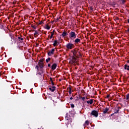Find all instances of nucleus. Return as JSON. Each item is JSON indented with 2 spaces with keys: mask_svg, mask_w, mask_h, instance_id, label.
Wrapping results in <instances>:
<instances>
[{
  "mask_svg": "<svg viewBox=\"0 0 129 129\" xmlns=\"http://www.w3.org/2000/svg\"><path fill=\"white\" fill-rule=\"evenodd\" d=\"M76 56H73L72 57V59L71 60V61H70V62L71 63V64H73L74 65H76V64H77V62L78 61V59H77Z\"/></svg>",
  "mask_w": 129,
  "mask_h": 129,
  "instance_id": "f257e3e1",
  "label": "nucleus"
},
{
  "mask_svg": "<svg viewBox=\"0 0 129 129\" xmlns=\"http://www.w3.org/2000/svg\"><path fill=\"white\" fill-rule=\"evenodd\" d=\"M69 35V38L71 39L76 38V36H77V35L74 32H70Z\"/></svg>",
  "mask_w": 129,
  "mask_h": 129,
  "instance_id": "f03ea898",
  "label": "nucleus"
},
{
  "mask_svg": "<svg viewBox=\"0 0 129 129\" xmlns=\"http://www.w3.org/2000/svg\"><path fill=\"white\" fill-rule=\"evenodd\" d=\"M66 47L68 50H71L72 49H73V48L74 47V44L70 42L67 44Z\"/></svg>",
  "mask_w": 129,
  "mask_h": 129,
  "instance_id": "7ed1b4c3",
  "label": "nucleus"
},
{
  "mask_svg": "<svg viewBox=\"0 0 129 129\" xmlns=\"http://www.w3.org/2000/svg\"><path fill=\"white\" fill-rule=\"evenodd\" d=\"M91 114L95 116V117H97V116H98V112L96 110H93L91 113Z\"/></svg>",
  "mask_w": 129,
  "mask_h": 129,
  "instance_id": "20e7f679",
  "label": "nucleus"
},
{
  "mask_svg": "<svg viewBox=\"0 0 129 129\" xmlns=\"http://www.w3.org/2000/svg\"><path fill=\"white\" fill-rule=\"evenodd\" d=\"M54 49H52L51 50L49 51L48 53V56H52L54 54Z\"/></svg>",
  "mask_w": 129,
  "mask_h": 129,
  "instance_id": "39448f33",
  "label": "nucleus"
},
{
  "mask_svg": "<svg viewBox=\"0 0 129 129\" xmlns=\"http://www.w3.org/2000/svg\"><path fill=\"white\" fill-rule=\"evenodd\" d=\"M73 54L74 55V57H77V54H78V52H77V51L74 50L73 51Z\"/></svg>",
  "mask_w": 129,
  "mask_h": 129,
  "instance_id": "423d86ee",
  "label": "nucleus"
},
{
  "mask_svg": "<svg viewBox=\"0 0 129 129\" xmlns=\"http://www.w3.org/2000/svg\"><path fill=\"white\" fill-rule=\"evenodd\" d=\"M56 67H57V64L54 63V64L51 66V69H52V70H55V69H56Z\"/></svg>",
  "mask_w": 129,
  "mask_h": 129,
  "instance_id": "0eeeda50",
  "label": "nucleus"
},
{
  "mask_svg": "<svg viewBox=\"0 0 129 129\" xmlns=\"http://www.w3.org/2000/svg\"><path fill=\"white\" fill-rule=\"evenodd\" d=\"M55 88H56L55 87H50L49 90H51L52 92H54V91H55Z\"/></svg>",
  "mask_w": 129,
  "mask_h": 129,
  "instance_id": "6e6552de",
  "label": "nucleus"
},
{
  "mask_svg": "<svg viewBox=\"0 0 129 129\" xmlns=\"http://www.w3.org/2000/svg\"><path fill=\"white\" fill-rule=\"evenodd\" d=\"M87 103L89 104H92L93 103V99H91L90 100L87 101Z\"/></svg>",
  "mask_w": 129,
  "mask_h": 129,
  "instance_id": "1a4fd4ad",
  "label": "nucleus"
},
{
  "mask_svg": "<svg viewBox=\"0 0 129 129\" xmlns=\"http://www.w3.org/2000/svg\"><path fill=\"white\" fill-rule=\"evenodd\" d=\"M74 42H75L76 43H80V39H79V38H77V39H76L74 41Z\"/></svg>",
  "mask_w": 129,
  "mask_h": 129,
  "instance_id": "9d476101",
  "label": "nucleus"
},
{
  "mask_svg": "<svg viewBox=\"0 0 129 129\" xmlns=\"http://www.w3.org/2000/svg\"><path fill=\"white\" fill-rule=\"evenodd\" d=\"M53 46L56 47V46H58V41L57 40H55L53 43Z\"/></svg>",
  "mask_w": 129,
  "mask_h": 129,
  "instance_id": "9b49d317",
  "label": "nucleus"
},
{
  "mask_svg": "<svg viewBox=\"0 0 129 129\" xmlns=\"http://www.w3.org/2000/svg\"><path fill=\"white\" fill-rule=\"evenodd\" d=\"M39 66L40 67V68H43V61H40L39 63Z\"/></svg>",
  "mask_w": 129,
  "mask_h": 129,
  "instance_id": "f8f14e48",
  "label": "nucleus"
},
{
  "mask_svg": "<svg viewBox=\"0 0 129 129\" xmlns=\"http://www.w3.org/2000/svg\"><path fill=\"white\" fill-rule=\"evenodd\" d=\"M107 111H108V109L107 108H106L104 110H103V113L105 114V113H107Z\"/></svg>",
  "mask_w": 129,
  "mask_h": 129,
  "instance_id": "ddd939ff",
  "label": "nucleus"
},
{
  "mask_svg": "<svg viewBox=\"0 0 129 129\" xmlns=\"http://www.w3.org/2000/svg\"><path fill=\"white\" fill-rule=\"evenodd\" d=\"M62 36L63 37H66V36H67V33H66L65 32H63L62 34Z\"/></svg>",
  "mask_w": 129,
  "mask_h": 129,
  "instance_id": "4468645a",
  "label": "nucleus"
},
{
  "mask_svg": "<svg viewBox=\"0 0 129 129\" xmlns=\"http://www.w3.org/2000/svg\"><path fill=\"white\" fill-rule=\"evenodd\" d=\"M45 28L46 29V30H50V29H51V27L48 25H46Z\"/></svg>",
  "mask_w": 129,
  "mask_h": 129,
  "instance_id": "2eb2a0df",
  "label": "nucleus"
},
{
  "mask_svg": "<svg viewBox=\"0 0 129 129\" xmlns=\"http://www.w3.org/2000/svg\"><path fill=\"white\" fill-rule=\"evenodd\" d=\"M124 69H126V70H129V66L125 65Z\"/></svg>",
  "mask_w": 129,
  "mask_h": 129,
  "instance_id": "dca6fc26",
  "label": "nucleus"
},
{
  "mask_svg": "<svg viewBox=\"0 0 129 129\" xmlns=\"http://www.w3.org/2000/svg\"><path fill=\"white\" fill-rule=\"evenodd\" d=\"M85 125H88L89 124V121L88 120H86L85 123Z\"/></svg>",
  "mask_w": 129,
  "mask_h": 129,
  "instance_id": "f3484780",
  "label": "nucleus"
},
{
  "mask_svg": "<svg viewBox=\"0 0 129 129\" xmlns=\"http://www.w3.org/2000/svg\"><path fill=\"white\" fill-rule=\"evenodd\" d=\"M53 36H54V32H51L50 39H52V38H53Z\"/></svg>",
  "mask_w": 129,
  "mask_h": 129,
  "instance_id": "a211bd4d",
  "label": "nucleus"
},
{
  "mask_svg": "<svg viewBox=\"0 0 129 129\" xmlns=\"http://www.w3.org/2000/svg\"><path fill=\"white\" fill-rule=\"evenodd\" d=\"M34 35L35 36H37V35H39V33L37 31H35V33H34Z\"/></svg>",
  "mask_w": 129,
  "mask_h": 129,
  "instance_id": "6ab92c4d",
  "label": "nucleus"
},
{
  "mask_svg": "<svg viewBox=\"0 0 129 129\" xmlns=\"http://www.w3.org/2000/svg\"><path fill=\"white\" fill-rule=\"evenodd\" d=\"M50 60H51V58H50V57H49L48 58L46 59V63H48L50 61Z\"/></svg>",
  "mask_w": 129,
  "mask_h": 129,
  "instance_id": "aec40b11",
  "label": "nucleus"
},
{
  "mask_svg": "<svg viewBox=\"0 0 129 129\" xmlns=\"http://www.w3.org/2000/svg\"><path fill=\"white\" fill-rule=\"evenodd\" d=\"M72 89H71V88H69V94H71V93H72Z\"/></svg>",
  "mask_w": 129,
  "mask_h": 129,
  "instance_id": "412c9836",
  "label": "nucleus"
},
{
  "mask_svg": "<svg viewBox=\"0 0 129 129\" xmlns=\"http://www.w3.org/2000/svg\"><path fill=\"white\" fill-rule=\"evenodd\" d=\"M126 100H129V95L128 94H127L126 96Z\"/></svg>",
  "mask_w": 129,
  "mask_h": 129,
  "instance_id": "4be33fe9",
  "label": "nucleus"
},
{
  "mask_svg": "<svg viewBox=\"0 0 129 129\" xmlns=\"http://www.w3.org/2000/svg\"><path fill=\"white\" fill-rule=\"evenodd\" d=\"M32 27L33 28V29H34L35 30L37 29V26L35 25L32 26Z\"/></svg>",
  "mask_w": 129,
  "mask_h": 129,
  "instance_id": "5701e85b",
  "label": "nucleus"
},
{
  "mask_svg": "<svg viewBox=\"0 0 129 129\" xmlns=\"http://www.w3.org/2000/svg\"><path fill=\"white\" fill-rule=\"evenodd\" d=\"M18 39H19V41H23V38H21L20 37H19Z\"/></svg>",
  "mask_w": 129,
  "mask_h": 129,
  "instance_id": "b1692460",
  "label": "nucleus"
},
{
  "mask_svg": "<svg viewBox=\"0 0 129 129\" xmlns=\"http://www.w3.org/2000/svg\"><path fill=\"white\" fill-rule=\"evenodd\" d=\"M50 80L51 81V85H54V82H53V81L52 80V78H50Z\"/></svg>",
  "mask_w": 129,
  "mask_h": 129,
  "instance_id": "393cba45",
  "label": "nucleus"
},
{
  "mask_svg": "<svg viewBox=\"0 0 129 129\" xmlns=\"http://www.w3.org/2000/svg\"><path fill=\"white\" fill-rule=\"evenodd\" d=\"M71 107H72V108H74V104H71Z\"/></svg>",
  "mask_w": 129,
  "mask_h": 129,
  "instance_id": "a878e982",
  "label": "nucleus"
},
{
  "mask_svg": "<svg viewBox=\"0 0 129 129\" xmlns=\"http://www.w3.org/2000/svg\"><path fill=\"white\" fill-rule=\"evenodd\" d=\"M122 4H124V3H125V0H122Z\"/></svg>",
  "mask_w": 129,
  "mask_h": 129,
  "instance_id": "bb28decb",
  "label": "nucleus"
},
{
  "mask_svg": "<svg viewBox=\"0 0 129 129\" xmlns=\"http://www.w3.org/2000/svg\"><path fill=\"white\" fill-rule=\"evenodd\" d=\"M48 67H51V64H50V63H49V64H48Z\"/></svg>",
  "mask_w": 129,
  "mask_h": 129,
  "instance_id": "cd10ccee",
  "label": "nucleus"
},
{
  "mask_svg": "<svg viewBox=\"0 0 129 129\" xmlns=\"http://www.w3.org/2000/svg\"><path fill=\"white\" fill-rule=\"evenodd\" d=\"M84 99H85V97H83L82 98V100H84Z\"/></svg>",
  "mask_w": 129,
  "mask_h": 129,
  "instance_id": "c85d7f7f",
  "label": "nucleus"
},
{
  "mask_svg": "<svg viewBox=\"0 0 129 129\" xmlns=\"http://www.w3.org/2000/svg\"><path fill=\"white\" fill-rule=\"evenodd\" d=\"M109 97V95H107V98H108Z\"/></svg>",
  "mask_w": 129,
  "mask_h": 129,
  "instance_id": "c756f323",
  "label": "nucleus"
},
{
  "mask_svg": "<svg viewBox=\"0 0 129 129\" xmlns=\"http://www.w3.org/2000/svg\"><path fill=\"white\" fill-rule=\"evenodd\" d=\"M70 99H71V100H72V99H73V98L71 97V98H70Z\"/></svg>",
  "mask_w": 129,
  "mask_h": 129,
  "instance_id": "7c9ffc66",
  "label": "nucleus"
},
{
  "mask_svg": "<svg viewBox=\"0 0 129 129\" xmlns=\"http://www.w3.org/2000/svg\"><path fill=\"white\" fill-rule=\"evenodd\" d=\"M127 22L129 23V19L127 20Z\"/></svg>",
  "mask_w": 129,
  "mask_h": 129,
  "instance_id": "2f4dec72",
  "label": "nucleus"
},
{
  "mask_svg": "<svg viewBox=\"0 0 129 129\" xmlns=\"http://www.w3.org/2000/svg\"><path fill=\"white\" fill-rule=\"evenodd\" d=\"M127 32H129V28L127 29Z\"/></svg>",
  "mask_w": 129,
  "mask_h": 129,
  "instance_id": "473e14b6",
  "label": "nucleus"
},
{
  "mask_svg": "<svg viewBox=\"0 0 129 129\" xmlns=\"http://www.w3.org/2000/svg\"><path fill=\"white\" fill-rule=\"evenodd\" d=\"M90 9H91V10H92V8H91Z\"/></svg>",
  "mask_w": 129,
  "mask_h": 129,
  "instance_id": "72a5a7b5",
  "label": "nucleus"
},
{
  "mask_svg": "<svg viewBox=\"0 0 129 129\" xmlns=\"http://www.w3.org/2000/svg\"><path fill=\"white\" fill-rule=\"evenodd\" d=\"M117 112H118V111H117Z\"/></svg>",
  "mask_w": 129,
  "mask_h": 129,
  "instance_id": "f704fd0d",
  "label": "nucleus"
}]
</instances>
